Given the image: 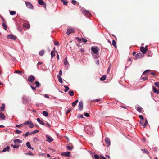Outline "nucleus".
<instances>
[{
	"instance_id": "nucleus-1",
	"label": "nucleus",
	"mask_w": 159,
	"mask_h": 159,
	"mask_svg": "<svg viewBox=\"0 0 159 159\" xmlns=\"http://www.w3.org/2000/svg\"><path fill=\"white\" fill-rule=\"evenodd\" d=\"M23 124L25 125H28L30 128H32L34 127V124L31 121H27L24 122Z\"/></svg>"
},
{
	"instance_id": "nucleus-2",
	"label": "nucleus",
	"mask_w": 159,
	"mask_h": 159,
	"mask_svg": "<svg viewBox=\"0 0 159 159\" xmlns=\"http://www.w3.org/2000/svg\"><path fill=\"white\" fill-rule=\"evenodd\" d=\"M99 50V48L96 46L93 47L91 48V51L94 54H96L98 53Z\"/></svg>"
},
{
	"instance_id": "nucleus-3",
	"label": "nucleus",
	"mask_w": 159,
	"mask_h": 159,
	"mask_svg": "<svg viewBox=\"0 0 159 159\" xmlns=\"http://www.w3.org/2000/svg\"><path fill=\"white\" fill-rule=\"evenodd\" d=\"M75 30L73 28L71 27H69L67 30L66 34L68 35H69L70 34L74 33Z\"/></svg>"
},
{
	"instance_id": "nucleus-4",
	"label": "nucleus",
	"mask_w": 159,
	"mask_h": 159,
	"mask_svg": "<svg viewBox=\"0 0 159 159\" xmlns=\"http://www.w3.org/2000/svg\"><path fill=\"white\" fill-rule=\"evenodd\" d=\"M25 2L27 7L29 9H33L34 7L31 3L29 2L25 1Z\"/></svg>"
},
{
	"instance_id": "nucleus-5",
	"label": "nucleus",
	"mask_w": 159,
	"mask_h": 159,
	"mask_svg": "<svg viewBox=\"0 0 159 159\" xmlns=\"http://www.w3.org/2000/svg\"><path fill=\"white\" fill-rule=\"evenodd\" d=\"M83 13L85 14V15L87 17L90 16H91V13L89 12L88 10H84L82 11Z\"/></svg>"
},
{
	"instance_id": "nucleus-6",
	"label": "nucleus",
	"mask_w": 159,
	"mask_h": 159,
	"mask_svg": "<svg viewBox=\"0 0 159 159\" xmlns=\"http://www.w3.org/2000/svg\"><path fill=\"white\" fill-rule=\"evenodd\" d=\"M7 39L15 40L16 39L17 37L16 36H13L11 34H9L7 36Z\"/></svg>"
},
{
	"instance_id": "nucleus-7",
	"label": "nucleus",
	"mask_w": 159,
	"mask_h": 159,
	"mask_svg": "<svg viewBox=\"0 0 159 159\" xmlns=\"http://www.w3.org/2000/svg\"><path fill=\"white\" fill-rule=\"evenodd\" d=\"M143 57V55L141 53H138L135 55L134 60H137L138 58H141Z\"/></svg>"
},
{
	"instance_id": "nucleus-8",
	"label": "nucleus",
	"mask_w": 159,
	"mask_h": 159,
	"mask_svg": "<svg viewBox=\"0 0 159 159\" xmlns=\"http://www.w3.org/2000/svg\"><path fill=\"white\" fill-rule=\"evenodd\" d=\"M28 80L29 82H32L35 80V78L34 76L30 75L29 76Z\"/></svg>"
},
{
	"instance_id": "nucleus-9",
	"label": "nucleus",
	"mask_w": 159,
	"mask_h": 159,
	"mask_svg": "<svg viewBox=\"0 0 159 159\" xmlns=\"http://www.w3.org/2000/svg\"><path fill=\"white\" fill-rule=\"evenodd\" d=\"M38 3L40 5H43L44 7L46 8V3L42 0H39L38 1Z\"/></svg>"
},
{
	"instance_id": "nucleus-10",
	"label": "nucleus",
	"mask_w": 159,
	"mask_h": 159,
	"mask_svg": "<svg viewBox=\"0 0 159 159\" xmlns=\"http://www.w3.org/2000/svg\"><path fill=\"white\" fill-rule=\"evenodd\" d=\"M46 137L47 139L46 141L49 143L51 142L53 140V139L51 137L48 135H46Z\"/></svg>"
},
{
	"instance_id": "nucleus-11",
	"label": "nucleus",
	"mask_w": 159,
	"mask_h": 159,
	"mask_svg": "<svg viewBox=\"0 0 159 159\" xmlns=\"http://www.w3.org/2000/svg\"><path fill=\"white\" fill-rule=\"evenodd\" d=\"M148 50L147 48H144L143 47H141L140 48V50L143 54H145Z\"/></svg>"
},
{
	"instance_id": "nucleus-12",
	"label": "nucleus",
	"mask_w": 159,
	"mask_h": 159,
	"mask_svg": "<svg viewBox=\"0 0 159 159\" xmlns=\"http://www.w3.org/2000/svg\"><path fill=\"white\" fill-rule=\"evenodd\" d=\"M79 110L80 111L82 110L83 108V102L82 101L80 102L78 105Z\"/></svg>"
},
{
	"instance_id": "nucleus-13",
	"label": "nucleus",
	"mask_w": 159,
	"mask_h": 159,
	"mask_svg": "<svg viewBox=\"0 0 159 159\" xmlns=\"http://www.w3.org/2000/svg\"><path fill=\"white\" fill-rule=\"evenodd\" d=\"M70 152H66L61 153V155L62 156H64L66 157H69L70 155Z\"/></svg>"
},
{
	"instance_id": "nucleus-14",
	"label": "nucleus",
	"mask_w": 159,
	"mask_h": 159,
	"mask_svg": "<svg viewBox=\"0 0 159 159\" xmlns=\"http://www.w3.org/2000/svg\"><path fill=\"white\" fill-rule=\"evenodd\" d=\"M105 142L107 144V146H109L110 144V139L109 138L106 137L105 139Z\"/></svg>"
},
{
	"instance_id": "nucleus-15",
	"label": "nucleus",
	"mask_w": 159,
	"mask_h": 159,
	"mask_svg": "<svg viewBox=\"0 0 159 159\" xmlns=\"http://www.w3.org/2000/svg\"><path fill=\"white\" fill-rule=\"evenodd\" d=\"M10 150V147L8 146H7V147L4 148L2 151V152H6L7 151V152H9Z\"/></svg>"
},
{
	"instance_id": "nucleus-16",
	"label": "nucleus",
	"mask_w": 159,
	"mask_h": 159,
	"mask_svg": "<svg viewBox=\"0 0 159 159\" xmlns=\"http://www.w3.org/2000/svg\"><path fill=\"white\" fill-rule=\"evenodd\" d=\"M13 142L15 143H21L22 142V141L19 139H16L14 140Z\"/></svg>"
},
{
	"instance_id": "nucleus-17",
	"label": "nucleus",
	"mask_w": 159,
	"mask_h": 159,
	"mask_svg": "<svg viewBox=\"0 0 159 159\" xmlns=\"http://www.w3.org/2000/svg\"><path fill=\"white\" fill-rule=\"evenodd\" d=\"M153 90L154 92L157 94H159V89L157 90V89L154 86L153 87Z\"/></svg>"
},
{
	"instance_id": "nucleus-18",
	"label": "nucleus",
	"mask_w": 159,
	"mask_h": 159,
	"mask_svg": "<svg viewBox=\"0 0 159 159\" xmlns=\"http://www.w3.org/2000/svg\"><path fill=\"white\" fill-rule=\"evenodd\" d=\"M5 104L4 103L2 104L1 106V107H0V109L1 110H0V111H3L5 110Z\"/></svg>"
},
{
	"instance_id": "nucleus-19",
	"label": "nucleus",
	"mask_w": 159,
	"mask_h": 159,
	"mask_svg": "<svg viewBox=\"0 0 159 159\" xmlns=\"http://www.w3.org/2000/svg\"><path fill=\"white\" fill-rule=\"evenodd\" d=\"M36 120L41 125H45V123L43 122V121H41L40 118H37L36 119Z\"/></svg>"
},
{
	"instance_id": "nucleus-20",
	"label": "nucleus",
	"mask_w": 159,
	"mask_h": 159,
	"mask_svg": "<svg viewBox=\"0 0 159 159\" xmlns=\"http://www.w3.org/2000/svg\"><path fill=\"white\" fill-rule=\"evenodd\" d=\"M22 100L24 103H26L27 100V97L25 96H23L22 97Z\"/></svg>"
},
{
	"instance_id": "nucleus-21",
	"label": "nucleus",
	"mask_w": 159,
	"mask_h": 159,
	"mask_svg": "<svg viewBox=\"0 0 159 159\" xmlns=\"http://www.w3.org/2000/svg\"><path fill=\"white\" fill-rule=\"evenodd\" d=\"M64 64L66 66H67L69 65V64L67 61L66 57L64 59Z\"/></svg>"
},
{
	"instance_id": "nucleus-22",
	"label": "nucleus",
	"mask_w": 159,
	"mask_h": 159,
	"mask_svg": "<svg viewBox=\"0 0 159 159\" xmlns=\"http://www.w3.org/2000/svg\"><path fill=\"white\" fill-rule=\"evenodd\" d=\"M5 116L4 114L2 112L0 113V118H1L3 120H5Z\"/></svg>"
},
{
	"instance_id": "nucleus-23",
	"label": "nucleus",
	"mask_w": 159,
	"mask_h": 159,
	"mask_svg": "<svg viewBox=\"0 0 159 159\" xmlns=\"http://www.w3.org/2000/svg\"><path fill=\"white\" fill-rule=\"evenodd\" d=\"M26 145L27 147L29 149H31L33 150L34 149V148L31 147V145L30 144V143L29 142H26Z\"/></svg>"
},
{
	"instance_id": "nucleus-24",
	"label": "nucleus",
	"mask_w": 159,
	"mask_h": 159,
	"mask_svg": "<svg viewBox=\"0 0 159 159\" xmlns=\"http://www.w3.org/2000/svg\"><path fill=\"white\" fill-rule=\"evenodd\" d=\"M23 26L24 28H26L27 29H29L30 27L29 24L27 23H25L24 24Z\"/></svg>"
},
{
	"instance_id": "nucleus-25",
	"label": "nucleus",
	"mask_w": 159,
	"mask_h": 159,
	"mask_svg": "<svg viewBox=\"0 0 159 159\" xmlns=\"http://www.w3.org/2000/svg\"><path fill=\"white\" fill-rule=\"evenodd\" d=\"M57 78L59 82L61 83H62L63 81H62V79L61 76H60L59 75H58L57 76Z\"/></svg>"
},
{
	"instance_id": "nucleus-26",
	"label": "nucleus",
	"mask_w": 159,
	"mask_h": 159,
	"mask_svg": "<svg viewBox=\"0 0 159 159\" xmlns=\"http://www.w3.org/2000/svg\"><path fill=\"white\" fill-rule=\"evenodd\" d=\"M78 101H79L77 99L75 101L73 102L72 103V106L73 107H74L76 105V104L78 102Z\"/></svg>"
},
{
	"instance_id": "nucleus-27",
	"label": "nucleus",
	"mask_w": 159,
	"mask_h": 159,
	"mask_svg": "<svg viewBox=\"0 0 159 159\" xmlns=\"http://www.w3.org/2000/svg\"><path fill=\"white\" fill-rule=\"evenodd\" d=\"M35 83L36 85V87H39L40 86H41V84H40V83H39L38 81H35Z\"/></svg>"
},
{
	"instance_id": "nucleus-28",
	"label": "nucleus",
	"mask_w": 159,
	"mask_h": 159,
	"mask_svg": "<svg viewBox=\"0 0 159 159\" xmlns=\"http://www.w3.org/2000/svg\"><path fill=\"white\" fill-rule=\"evenodd\" d=\"M95 54L93 55V56L94 59H97L99 57V54L98 53L94 54Z\"/></svg>"
},
{
	"instance_id": "nucleus-29",
	"label": "nucleus",
	"mask_w": 159,
	"mask_h": 159,
	"mask_svg": "<svg viewBox=\"0 0 159 159\" xmlns=\"http://www.w3.org/2000/svg\"><path fill=\"white\" fill-rule=\"evenodd\" d=\"M44 53V50H42L40 51L39 52V54L41 56H43Z\"/></svg>"
},
{
	"instance_id": "nucleus-30",
	"label": "nucleus",
	"mask_w": 159,
	"mask_h": 159,
	"mask_svg": "<svg viewBox=\"0 0 159 159\" xmlns=\"http://www.w3.org/2000/svg\"><path fill=\"white\" fill-rule=\"evenodd\" d=\"M74 91L73 90L69 91L68 92L70 96H73L74 95Z\"/></svg>"
},
{
	"instance_id": "nucleus-31",
	"label": "nucleus",
	"mask_w": 159,
	"mask_h": 159,
	"mask_svg": "<svg viewBox=\"0 0 159 159\" xmlns=\"http://www.w3.org/2000/svg\"><path fill=\"white\" fill-rule=\"evenodd\" d=\"M136 109H137V111H138L139 112H142V108L141 107H137V108Z\"/></svg>"
},
{
	"instance_id": "nucleus-32",
	"label": "nucleus",
	"mask_w": 159,
	"mask_h": 159,
	"mask_svg": "<svg viewBox=\"0 0 159 159\" xmlns=\"http://www.w3.org/2000/svg\"><path fill=\"white\" fill-rule=\"evenodd\" d=\"M106 77V75H104L102 77L100 78V80L101 81H104L105 80Z\"/></svg>"
},
{
	"instance_id": "nucleus-33",
	"label": "nucleus",
	"mask_w": 159,
	"mask_h": 159,
	"mask_svg": "<svg viewBox=\"0 0 159 159\" xmlns=\"http://www.w3.org/2000/svg\"><path fill=\"white\" fill-rule=\"evenodd\" d=\"M43 114L45 116H47L48 115V113L46 111H44L43 112Z\"/></svg>"
},
{
	"instance_id": "nucleus-34",
	"label": "nucleus",
	"mask_w": 159,
	"mask_h": 159,
	"mask_svg": "<svg viewBox=\"0 0 159 159\" xmlns=\"http://www.w3.org/2000/svg\"><path fill=\"white\" fill-rule=\"evenodd\" d=\"M2 25L4 29L7 30V27L5 24L4 23H3L2 24Z\"/></svg>"
},
{
	"instance_id": "nucleus-35",
	"label": "nucleus",
	"mask_w": 159,
	"mask_h": 159,
	"mask_svg": "<svg viewBox=\"0 0 159 159\" xmlns=\"http://www.w3.org/2000/svg\"><path fill=\"white\" fill-rule=\"evenodd\" d=\"M64 87L65 88V89L64 90L65 92H66L69 90V88L67 86H64Z\"/></svg>"
},
{
	"instance_id": "nucleus-36",
	"label": "nucleus",
	"mask_w": 159,
	"mask_h": 159,
	"mask_svg": "<svg viewBox=\"0 0 159 159\" xmlns=\"http://www.w3.org/2000/svg\"><path fill=\"white\" fill-rule=\"evenodd\" d=\"M90 131H89V132H87V134H93V131L92 130V128H91L89 129Z\"/></svg>"
},
{
	"instance_id": "nucleus-37",
	"label": "nucleus",
	"mask_w": 159,
	"mask_h": 159,
	"mask_svg": "<svg viewBox=\"0 0 159 159\" xmlns=\"http://www.w3.org/2000/svg\"><path fill=\"white\" fill-rule=\"evenodd\" d=\"M51 57L53 58L55 56V52L54 51H52L51 53Z\"/></svg>"
},
{
	"instance_id": "nucleus-38",
	"label": "nucleus",
	"mask_w": 159,
	"mask_h": 159,
	"mask_svg": "<svg viewBox=\"0 0 159 159\" xmlns=\"http://www.w3.org/2000/svg\"><path fill=\"white\" fill-rule=\"evenodd\" d=\"M148 124V122L147 119H145V123L143 125V127L145 128L146 127Z\"/></svg>"
},
{
	"instance_id": "nucleus-39",
	"label": "nucleus",
	"mask_w": 159,
	"mask_h": 159,
	"mask_svg": "<svg viewBox=\"0 0 159 159\" xmlns=\"http://www.w3.org/2000/svg\"><path fill=\"white\" fill-rule=\"evenodd\" d=\"M10 14L11 15H13L16 13V12L14 11H11L10 12Z\"/></svg>"
},
{
	"instance_id": "nucleus-40",
	"label": "nucleus",
	"mask_w": 159,
	"mask_h": 159,
	"mask_svg": "<svg viewBox=\"0 0 159 159\" xmlns=\"http://www.w3.org/2000/svg\"><path fill=\"white\" fill-rule=\"evenodd\" d=\"M33 141L34 142L36 143L38 141V139L36 137H34L33 139Z\"/></svg>"
},
{
	"instance_id": "nucleus-41",
	"label": "nucleus",
	"mask_w": 159,
	"mask_h": 159,
	"mask_svg": "<svg viewBox=\"0 0 159 159\" xmlns=\"http://www.w3.org/2000/svg\"><path fill=\"white\" fill-rule=\"evenodd\" d=\"M112 44L115 47H116V41L115 40H113L112 41Z\"/></svg>"
},
{
	"instance_id": "nucleus-42",
	"label": "nucleus",
	"mask_w": 159,
	"mask_h": 159,
	"mask_svg": "<svg viewBox=\"0 0 159 159\" xmlns=\"http://www.w3.org/2000/svg\"><path fill=\"white\" fill-rule=\"evenodd\" d=\"M29 135V132H27L25 134H23V136L25 137H26L27 136Z\"/></svg>"
},
{
	"instance_id": "nucleus-43",
	"label": "nucleus",
	"mask_w": 159,
	"mask_h": 159,
	"mask_svg": "<svg viewBox=\"0 0 159 159\" xmlns=\"http://www.w3.org/2000/svg\"><path fill=\"white\" fill-rule=\"evenodd\" d=\"M63 4L65 5H66L68 3V2L67 1L64 0L62 2Z\"/></svg>"
},
{
	"instance_id": "nucleus-44",
	"label": "nucleus",
	"mask_w": 159,
	"mask_h": 159,
	"mask_svg": "<svg viewBox=\"0 0 159 159\" xmlns=\"http://www.w3.org/2000/svg\"><path fill=\"white\" fill-rule=\"evenodd\" d=\"M154 84L157 87L159 88V82H155Z\"/></svg>"
},
{
	"instance_id": "nucleus-45",
	"label": "nucleus",
	"mask_w": 159,
	"mask_h": 159,
	"mask_svg": "<svg viewBox=\"0 0 159 159\" xmlns=\"http://www.w3.org/2000/svg\"><path fill=\"white\" fill-rule=\"evenodd\" d=\"M94 157L95 159H98L99 158V156L97 154L94 155Z\"/></svg>"
},
{
	"instance_id": "nucleus-46",
	"label": "nucleus",
	"mask_w": 159,
	"mask_h": 159,
	"mask_svg": "<svg viewBox=\"0 0 159 159\" xmlns=\"http://www.w3.org/2000/svg\"><path fill=\"white\" fill-rule=\"evenodd\" d=\"M21 131H20L18 129H16L15 130V133L17 134H19L20 133H21Z\"/></svg>"
},
{
	"instance_id": "nucleus-47",
	"label": "nucleus",
	"mask_w": 159,
	"mask_h": 159,
	"mask_svg": "<svg viewBox=\"0 0 159 159\" xmlns=\"http://www.w3.org/2000/svg\"><path fill=\"white\" fill-rule=\"evenodd\" d=\"M20 147V145H17L16 144L14 145L13 146V147L14 148H19Z\"/></svg>"
},
{
	"instance_id": "nucleus-48",
	"label": "nucleus",
	"mask_w": 159,
	"mask_h": 159,
	"mask_svg": "<svg viewBox=\"0 0 159 159\" xmlns=\"http://www.w3.org/2000/svg\"><path fill=\"white\" fill-rule=\"evenodd\" d=\"M141 150L144 152L145 153H146V154H148V152L146 149H141Z\"/></svg>"
},
{
	"instance_id": "nucleus-49",
	"label": "nucleus",
	"mask_w": 159,
	"mask_h": 159,
	"mask_svg": "<svg viewBox=\"0 0 159 159\" xmlns=\"http://www.w3.org/2000/svg\"><path fill=\"white\" fill-rule=\"evenodd\" d=\"M150 70H146L143 72V75H145L147 73V72H149V71H150Z\"/></svg>"
},
{
	"instance_id": "nucleus-50",
	"label": "nucleus",
	"mask_w": 159,
	"mask_h": 159,
	"mask_svg": "<svg viewBox=\"0 0 159 159\" xmlns=\"http://www.w3.org/2000/svg\"><path fill=\"white\" fill-rule=\"evenodd\" d=\"M15 73H19L20 74H21L22 73V72L21 71L19 70H16L15 72Z\"/></svg>"
},
{
	"instance_id": "nucleus-51",
	"label": "nucleus",
	"mask_w": 159,
	"mask_h": 159,
	"mask_svg": "<svg viewBox=\"0 0 159 159\" xmlns=\"http://www.w3.org/2000/svg\"><path fill=\"white\" fill-rule=\"evenodd\" d=\"M84 115L86 117H89L90 116L89 114L88 113H85Z\"/></svg>"
},
{
	"instance_id": "nucleus-52",
	"label": "nucleus",
	"mask_w": 159,
	"mask_h": 159,
	"mask_svg": "<svg viewBox=\"0 0 159 159\" xmlns=\"http://www.w3.org/2000/svg\"><path fill=\"white\" fill-rule=\"evenodd\" d=\"M76 1L74 0H72L71 1L72 3L73 4V5L76 4Z\"/></svg>"
},
{
	"instance_id": "nucleus-53",
	"label": "nucleus",
	"mask_w": 159,
	"mask_h": 159,
	"mask_svg": "<svg viewBox=\"0 0 159 159\" xmlns=\"http://www.w3.org/2000/svg\"><path fill=\"white\" fill-rule=\"evenodd\" d=\"M26 155H30L34 156L33 154L31 152L26 154Z\"/></svg>"
},
{
	"instance_id": "nucleus-54",
	"label": "nucleus",
	"mask_w": 159,
	"mask_h": 159,
	"mask_svg": "<svg viewBox=\"0 0 159 159\" xmlns=\"http://www.w3.org/2000/svg\"><path fill=\"white\" fill-rule=\"evenodd\" d=\"M144 120H141L140 121V123L142 125H143V123Z\"/></svg>"
},
{
	"instance_id": "nucleus-55",
	"label": "nucleus",
	"mask_w": 159,
	"mask_h": 159,
	"mask_svg": "<svg viewBox=\"0 0 159 159\" xmlns=\"http://www.w3.org/2000/svg\"><path fill=\"white\" fill-rule=\"evenodd\" d=\"M33 134H35V133H38L39 132V130H37V129H36L35 130L32 131Z\"/></svg>"
},
{
	"instance_id": "nucleus-56",
	"label": "nucleus",
	"mask_w": 159,
	"mask_h": 159,
	"mask_svg": "<svg viewBox=\"0 0 159 159\" xmlns=\"http://www.w3.org/2000/svg\"><path fill=\"white\" fill-rule=\"evenodd\" d=\"M71 109H68L67 110V111L66 112V113L67 114V113H69L71 111Z\"/></svg>"
},
{
	"instance_id": "nucleus-57",
	"label": "nucleus",
	"mask_w": 159,
	"mask_h": 159,
	"mask_svg": "<svg viewBox=\"0 0 159 159\" xmlns=\"http://www.w3.org/2000/svg\"><path fill=\"white\" fill-rule=\"evenodd\" d=\"M82 41L84 43H86L87 42V40L84 38H82Z\"/></svg>"
},
{
	"instance_id": "nucleus-58",
	"label": "nucleus",
	"mask_w": 159,
	"mask_h": 159,
	"mask_svg": "<svg viewBox=\"0 0 159 159\" xmlns=\"http://www.w3.org/2000/svg\"><path fill=\"white\" fill-rule=\"evenodd\" d=\"M139 117L141 120H144V119L143 116H142L141 115H139Z\"/></svg>"
},
{
	"instance_id": "nucleus-59",
	"label": "nucleus",
	"mask_w": 159,
	"mask_h": 159,
	"mask_svg": "<svg viewBox=\"0 0 159 159\" xmlns=\"http://www.w3.org/2000/svg\"><path fill=\"white\" fill-rule=\"evenodd\" d=\"M67 148L68 150H71L72 149V148L70 146H67Z\"/></svg>"
},
{
	"instance_id": "nucleus-60",
	"label": "nucleus",
	"mask_w": 159,
	"mask_h": 159,
	"mask_svg": "<svg viewBox=\"0 0 159 159\" xmlns=\"http://www.w3.org/2000/svg\"><path fill=\"white\" fill-rule=\"evenodd\" d=\"M95 63L97 65H99V61L98 60H97L95 61Z\"/></svg>"
},
{
	"instance_id": "nucleus-61",
	"label": "nucleus",
	"mask_w": 159,
	"mask_h": 159,
	"mask_svg": "<svg viewBox=\"0 0 159 159\" xmlns=\"http://www.w3.org/2000/svg\"><path fill=\"white\" fill-rule=\"evenodd\" d=\"M54 44H55V45L58 46L59 45V43L58 42H54Z\"/></svg>"
},
{
	"instance_id": "nucleus-62",
	"label": "nucleus",
	"mask_w": 159,
	"mask_h": 159,
	"mask_svg": "<svg viewBox=\"0 0 159 159\" xmlns=\"http://www.w3.org/2000/svg\"><path fill=\"white\" fill-rule=\"evenodd\" d=\"M79 118H83V115L82 114L80 115L79 116Z\"/></svg>"
},
{
	"instance_id": "nucleus-63",
	"label": "nucleus",
	"mask_w": 159,
	"mask_h": 159,
	"mask_svg": "<svg viewBox=\"0 0 159 159\" xmlns=\"http://www.w3.org/2000/svg\"><path fill=\"white\" fill-rule=\"evenodd\" d=\"M30 87H31V88H32V89L33 90H35L36 89L35 87H34L33 86H32V85H31Z\"/></svg>"
},
{
	"instance_id": "nucleus-64",
	"label": "nucleus",
	"mask_w": 159,
	"mask_h": 159,
	"mask_svg": "<svg viewBox=\"0 0 159 159\" xmlns=\"http://www.w3.org/2000/svg\"><path fill=\"white\" fill-rule=\"evenodd\" d=\"M89 152L90 153L91 156L92 157L93 155V152H91V151H89Z\"/></svg>"
}]
</instances>
